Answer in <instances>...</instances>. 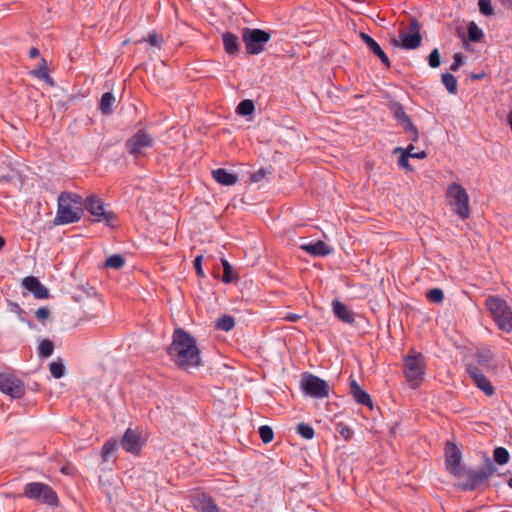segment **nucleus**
Returning a JSON list of instances; mask_svg holds the SVG:
<instances>
[{"mask_svg":"<svg viewBox=\"0 0 512 512\" xmlns=\"http://www.w3.org/2000/svg\"><path fill=\"white\" fill-rule=\"evenodd\" d=\"M121 446L124 450L128 451V429L123 434Z\"/></svg>","mask_w":512,"mask_h":512,"instance_id":"864d4df0","label":"nucleus"},{"mask_svg":"<svg viewBox=\"0 0 512 512\" xmlns=\"http://www.w3.org/2000/svg\"><path fill=\"white\" fill-rule=\"evenodd\" d=\"M301 248L313 256H326L331 253V248L321 240L315 243L303 244Z\"/></svg>","mask_w":512,"mask_h":512,"instance_id":"b1692460","label":"nucleus"},{"mask_svg":"<svg viewBox=\"0 0 512 512\" xmlns=\"http://www.w3.org/2000/svg\"><path fill=\"white\" fill-rule=\"evenodd\" d=\"M29 56H30V58H37L39 56V50L35 47H32L29 50Z\"/></svg>","mask_w":512,"mask_h":512,"instance_id":"6e6d98bb","label":"nucleus"},{"mask_svg":"<svg viewBox=\"0 0 512 512\" xmlns=\"http://www.w3.org/2000/svg\"><path fill=\"white\" fill-rule=\"evenodd\" d=\"M425 370V360L421 353L407 355L404 358V375L408 382L422 379Z\"/></svg>","mask_w":512,"mask_h":512,"instance_id":"6e6552de","label":"nucleus"},{"mask_svg":"<svg viewBox=\"0 0 512 512\" xmlns=\"http://www.w3.org/2000/svg\"><path fill=\"white\" fill-rule=\"evenodd\" d=\"M5 245V240L3 237L0 236V250L4 247Z\"/></svg>","mask_w":512,"mask_h":512,"instance_id":"bf43d9fd","label":"nucleus"},{"mask_svg":"<svg viewBox=\"0 0 512 512\" xmlns=\"http://www.w3.org/2000/svg\"><path fill=\"white\" fill-rule=\"evenodd\" d=\"M501 2L504 6L512 8V0H501Z\"/></svg>","mask_w":512,"mask_h":512,"instance_id":"4d7b16f0","label":"nucleus"},{"mask_svg":"<svg viewBox=\"0 0 512 512\" xmlns=\"http://www.w3.org/2000/svg\"><path fill=\"white\" fill-rule=\"evenodd\" d=\"M115 103V97L111 92H106L102 95L100 100V110L104 114H111L112 113V107Z\"/></svg>","mask_w":512,"mask_h":512,"instance_id":"c756f323","label":"nucleus"},{"mask_svg":"<svg viewBox=\"0 0 512 512\" xmlns=\"http://www.w3.org/2000/svg\"><path fill=\"white\" fill-rule=\"evenodd\" d=\"M415 149L413 144H410L407 146L406 149H403L401 147H397L394 150V153L400 152L401 155L398 159V165L408 171H412V168L409 164V157L416 158V159H424L427 157V153L425 151H420L419 153H413V150Z\"/></svg>","mask_w":512,"mask_h":512,"instance_id":"dca6fc26","label":"nucleus"},{"mask_svg":"<svg viewBox=\"0 0 512 512\" xmlns=\"http://www.w3.org/2000/svg\"><path fill=\"white\" fill-rule=\"evenodd\" d=\"M428 64L431 68H437L441 64L440 53L437 48L433 49L428 56Z\"/></svg>","mask_w":512,"mask_h":512,"instance_id":"a18cd8bd","label":"nucleus"},{"mask_svg":"<svg viewBox=\"0 0 512 512\" xmlns=\"http://www.w3.org/2000/svg\"><path fill=\"white\" fill-rule=\"evenodd\" d=\"M54 344L52 341L45 339L43 340L38 347V354L42 357H49L53 354Z\"/></svg>","mask_w":512,"mask_h":512,"instance_id":"58836bf2","label":"nucleus"},{"mask_svg":"<svg viewBox=\"0 0 512 512\" xmlns=\"http://www.w3.org/2000/svg\"><path fill=\"white\" fill-rule=\"evenodd\" d=\"M300 387L305 395L316 399L328 397L330 393L329 384L325 380L310 373H304L302 375Z\"/></svg>","mask_w":512,"mask_h":512,"instance_id":"0eeeda50","label":"nucleus"},{"mask_svg":"<svg viewBox=\"0 0 512 512\" xmlns=\"http://www.w3.org/2000/svg\"><path fill=\"white\" fill-rule=\"evenodd\" d=\"M350 392L357 403L370 408L372 407L370 395L360 387L355 379L350 380Z\"/></svg>","mask_w":512,"mask_h":512,"instance_id":"412c9836","label":"nucleus"},{"mask_svg":"<svg viewBox=\"0 0 512 512\" xmlns=\"http://www.w3.org/2000/svg\"><path fill=\"white\" fill-rule=\"evenodd\" d=\"M469 512H471V511H469Z\"/></svg>","mask_w":512,"mask_h":512,"instance_id":"0e129e2a","label":"nucleus"},{"mask_svg":"<svg viewBox=\"0 0 512 512\" xmlns=\"http://www.w3.org/2000/svg\"><path fill=\"white\" fill-rule=\"evenodd\" d=\"M390 110L394 118L402 127H405L406 125L412 123L410 117L405 112L403 105L400 104L399 102L391 103Z\"/></svg>","mask_w":512,"mask_h":512,"instance_id":"bb28decb","label":"nucleus"},{"mask_svg":"<svg viewBox=\"0 0 512 512\" xmlns=\"http://www.w3.org/2000/svg\"><path fill=\"white\" fill-rule=\"evenodd\" d=\"M336 431L345 439V440H349L352 435H353V431L352 429H350L347 425L343 424V423H338L336 425Z\"/></svg>","mask_w":512,"mask_h":512,"instance_id":"49530a36","label":"nucleus"},{"mask_svg":"<svg viewBox=\"0 0 512 512\" xmlns=\"http://www.w3.org/2000/svg\"><path fill=\"white\" fill-rule=\"evenodd\" d=\"M255 110V105L252 100L245 99L242 100L236 109V112L241 116H249L251 115Z\"/></svg>","mask_w":512,"mask_h":512,"instance_id":"473e14b6","label":"nucleus"},{"mask_svg":"<svg viewBox=\"0 0 512 512\" xmlns=\"http://www.w3.org/2000/svg\"><path fill=\"white\" fill-rule=\"evenodd\" d=\"M222 41L224 49L229 55H235L239 52L240 43L237 35L231 32H225L222 34Z\"/></svg>","mask_w":512,"mask_h":512,"instance_id":"a878e982","label":"nucleus"},{"mask_svg":"<svg viewBox=\"0 0 512 512\" xmlns=\"http://www.w3.org/2000/svg\"><path fill=\"white\" fill-rule=\"evenodd\" d=\"M474 359L477 363L476 366L479 368L482 367L486 370L495 368V365L492 364L494 360V352L489 346L478 347L474 353Z\"/></svg>","mask_w":512,"mask_h":512,"instance_id":"f3484780","label":"nucleus"},{"mask_svg":"<svg viewBox=\"0 0 512 512\" xmlns=\"http://www.w3.org/2000/svg\"><path fill=\"white\" fill-rule=\"evenodd\" d=\"M221 263L223 266L222 281L224 283H231L235 279V277L233 275V268L226 259H222Z\"/></svg>","mask_w":512,"mask_h":512,"instance_id":"a19ab883","label":"nucleus"},{"mask_svg":"<svg viewBox=\"0 0 512 512\" xmlns=\"http://www.w3.org/2000/svg\"><path fill=\"white\" fill-rule=\"evenodd\" d=\"M61 472H62V473H64V474H67V473H68L67 468H65V467H64V468H62V469H61Z\"/></svg>","mask_w":512,"mask_h":512,"instance_id":"e2e57ef3","label":"nucleus"},{"mask_svg":"<svg viewBox=\"0 0 512 512\" xmlns=\"http://www.w3.org/2000/svg\"><path fill=\"white\" fill-rule=\"evenodd\" d=\"M23 495L31 500L42 504L56 507L58 506V496L56 492L47 484L41 482H30L24 486Z\"/></svg>","mask_w":512,"mask_h":512,"instance_id":"39448f33","label":"nucleus"},{"mask_svg":"<svg viewBox=\"0 0 512 512\" xmlns=\"http://www.w3.org/2000/svg\"><path fill=\"white\" fill-rule=\"evenodd\" d=\"M508 486H509L510 488H512V476H511V477L509 478V480H508Z\"/></svg>","mask_w":512,"mask_h":512,"instance_id":"680f3d73","label":"nucleus"},{"mask_svg":"<svg viewBox=\"0 0 512 512\" xmlns=\"http://www.w3.org/2000/svg\"><path fill=\"white\" fill-rule=\"evenodd\" d=\"M234 326H235L234 318L227 314L222 315L215 322V328L218 330L225 331V332L232 330L234 328Z\"/></svg>","mask_w":512,"mask_h":512,"instance_id":"c85d7f7f","label":"nucleus"},{"mask_svg":"<svg viewBox=\"0 0 512 512\" xmlns=\"http://www.w3.org/2000/svg\"><path fill=\"white\" fill-rule=\"evenodd\" d=\"M445 466L447 470L454 476H461L464 473L463 467L461 465V452L452 442L446 443Z\"/></svg>","mask_w":512,"mask_h":512,"instance_id":"4468645a","label":"nucleus"},{"mask_svg":"<svg viewBox=\"0 0 512 512\" xmlns=\"http://www.w3.org/2000/svg\"><path fill=\"white\" fill-rule=\"evenodd\" d=\"M50 315V311L46 307H40L36 310L35 316L38 320H46Z\"/></svg>","mask_w":512,"mask_h":512,"instance_id":"3c124183","label":"nucleus"},{"mask_svg":"<svg viewBox=\"0 0 512 512\" xmlns=\"http://www.w3.org/2000/svg\"><path fill=\"white\" fill-rule=\"evenodd\" d=\"M408 30V32H401L399 34L400 44L397 40H393L395 46H400L406 50H413L421 45L422 36L420 34V25L416 19L410 22Z\"/></svg>","mask_w":512,"mask_h":512,"instance_id":"1a4fd4ad","label":"nucleus"},{"mask_svg":"<svg viewBox=\"0 0 512 512\" xmlns=\"http://www.w3.org/2000/svg\"><path fill=\"white\" fill-rule=\"evenodd\" d=\"M441 80L445 88L450 94H456L458 91V83L457 79L454 75L450 73H443L441 75Z\"/></svg>","mask_w":512,"mask_h":512,"instance_id":"7c9ffc66","label":"nucleus"},{"mask_svg":"<svg viewBox=\"0 0 512 512\" xmlns=\"http://www.w3.org/2000/svg\"><path fill=\"white\" fill-rule=\"evenodd\" d=\"M480 12L485 16L493 15V7L491 0H478Z\"/></svg>","mask_w":512,"mask_h":512,"instance_id":"c03bdc74","label":"nucleus"},{"mask_svg":"<svg viewBox=\"0 0 512 512\" xmlns=\"http://www.w3.org/2000/svg\"><path fill=\"white\" fill-rule=\"evenodd\" d=\"M0 391L11 398L19 399L25 393V387L21 380L13 375L0 373Z\"/></svg>","mask_w":512,"mask_h":512,"instance_id":"f8f14e48","label":"nucleus"},{"mask_svg":"<svg viewBox=\"0 0 512 512\" xmlns=\"http://www.w3.org/2000/svg\"><path fill=\"white\" fill-rule=\"evenodd\" d=\"M125 264H126V259L124 256H122L120 254H113L105 260L104 267L109 268V269L118 270V269L123 268L125 266Z\"/></svg>","mask_w":512,"mask_h":512,"instance_id":"cd10ccee","label":"nucleus"},{"mask_svg":"<svg viewBox=\"0 0 512 512\" xmlns=\"http://www.w3.org/2000/svg\"><path fill=\"white\" fill-rule=\"evenodd\" d=\"M192 507L197 512H220L219 507L211 496L205 493H198L191 498Z\"/></svg>","mask_w":512,"mask_h":512,"instance_id":"2eb2a0df","label":"nucleus"},{"mask_svg":"<svg viewBox=\"0 0 512 512\" xmlns=\"http://www.w3.org/2000/svg\"><path fill=\"white\" fill-rule=\"evenodd\" d=\"M426 298L432 303H441L444 300V292L440 288H432L426 292Z\"/></svg>","mask_w":512,"mask_h":512,"instance_id":"ea45409f","label":"nucleus"},{"mask_svg":"<svg viewBox=\"0 0 512 512\" xmlns=\"http://www.w3.org/2000/svg\"><path fill=\"white\" fill-rule=\"evenodd\" d=\"M265 176H266V170L261 168L251 174L250 181L253 183H258L261 180H263L265 178Z\"/></svg>","mask_w":512,"mask_h":512,"instance_id":"8fccbe9b","label":"nucleus"},{"mask_svg":"<svg viewBox=\"0 0 512 512\" xmlns=\"http://www.w3.org/2000/svg\"><path fill=\"white\" fill-rule=\"evenodd\" d=\"M485 305L498 328L503 332L510 333L512 331V310L507 302L498 296H490L486 299Z\"/></svg>","mask_w":512,"mask_h":512,"instance_id":"7ed1b4c3","label":"nucleus"},{"mask_svg":"<svg viewBox=\"0 0 512 512\" xmlns=\"http://www.w3.org/2000/svg\"><path fill=\"white\" fill-rule=\"evenodd\" d=\"M22 284L25 289L31 292L37 299H46L49 297L48 289L34 276L25 277Z\"/></svg>","mask_w":512,"mask_h":512,"instance_id":"a211bd4d","label":"nucleus"},{"mask_svg":"<svg viewBox=\"0 0 512 512\" xmlns=\"http://www.w3.org/2000/svg\"><path fill=\"white\" fill-rule=\"evenodd\" d=\"M361 38L366 43V45L372 50V52L379 57L381 62L386 66L390 67V60L388 56L385 54L381 46L369 35L365 33H361Z\"/></svg>","mask_w":512,"mask_h":512,"instance_id":"5701e85b","label":"nucleus"},{"mask_svg":"<svg viewBox=\"0 0 512 512\" xmlns=\"http://www.w3.org/2000/svg\"><path fill=\"white\" fill-rule=\"evenodd\" d=\"M83 205L92 215L97 217L98 221H108L109 214L104 210L103 202L97 197L89 196Z\"/></svg>","mask_w":512,"mask_h":512,"instance_id":"6ab92c4d","label":"nucleus"},{"mask_svg":"<svg viewBox=\"0 0 512 512\" xmlns=\"http://www.w3.org/2000/svg\"><path fill=\"white\" fill-rule=\"evenodd\" d=\"M297 433L304 439L310 440L314 437L315 431L312 426L306 423H300L296 428Z\"/></svg>","mask_w":512,"mask_h":512,"instance_id":"4c0bfd02","label":"nucleus"},{"mask_svg":"<svg viewBox=\"0 0 512 512\" xmlns=\"http://www.w3.org/2000/svg\"><path fill=\"white\" fill-rule=\"evenodd\" d=\"M49 371L54 378L59 379L65 374V365L61 360L53 361L49 364Z\"/></svg>","mask_w":512,"mask_h":512,"instance_id":"c9c22d12","label":"nucleus"},{"mask_svg":"<svg viewBox=\"0 0 512 512\" xmlns=\"http://www.w3.org/2000/svg\"><path fill=\"white\" fill-rule=\"evenodd\" d=\"M214 180L223 186H232L238 182V176L228 172L224 168H218L212 171Z\"/></svg>","mask_w":512,"mask_h":512,"instance_id":"4be33fe9","label":"nucleus"},{"mask_svg":"<svg viewBox=\"0 0 512 512\" xmlns=\"http://www.w3.org/2000/svg\"><path fill=\"white\" fill-rule=\"evenodd\" d=\"M83 215V199L72 192H62L57 199V212L54 224L66 225L78 222Z\"/></svg>","mask_w":512,"mask_h":512,"instance_id":"f03ea898","label":"nucleus"},{"mask_svg":"<svg viewBox=\"0 0 512 512\" xmlns=\"http://www.w3.org/2000/svg\"><path fill=\"white\" fill-rule=\"evenodd\" d=\"M493 457H494V461L498 465H505V464L508 463L510 455H509V452H508V450L506 448H504V447H497L494 450Z\"/></svg>","mask_w":512,"mask_h":512,"instance_id":"f704fd0d","label":"nucleus"},{"mask_svg":"<svg viewBox=\"0 0 512 512\" xmlns=\"http://www.w3.org/2000/svg\"><path fill=\"white\" fill-rule=\"evenodd\" d=\"M463 65V55L461 53H456L453 56V63L450 66V69L453 72H456Z\"/></svg>","mask_w":512,"mask_h":512,"instance_id":"de8ad7c7","label":"nucleus"},{"mask_svg":"<svg viewBox=\"0 0 512 512\" xmlns=\"http://www.w3.org/2000/svg\"><path fill=\"white\" fill-rule=\"evenodd\" d=\"M148 42L151 46L160 47L163 43V37L155 32L151 33L148 37Z\"/></svg>","mask_w":512,"mask_h":512,"instance_id":"09e8293b","label":"nucleus"},{"mask_svg":"<svg viewBox=\"0 0 512 512\" xmlns=\"http://www.w3.org/2000/svg\"><path fill=\"white\" fill-rule=\"evenodd\" d=\"M300 318L301 317L298 314H294V313H288L285 316V320H287L289 322H297Z\"/></svg>","mask_w":512,"mask_h":512,"instance_id":"5fc2aeb1","label":"nucleus"},{"mask_svg":"<svg viewBox=\"0 0 512 512\" xmlns=\"http://www.w3.org/2000/svg\"><path fill=\"white\" fill-rule=\"evenodd\" d=\"M508 122H509V125H510V128H511V131H512V111L508 115Z\"/></svg>","mask_w":512,"mask_h":512,"instance_id":"13d9d810","label":"nucleus"},{"mask_svg":"<svg viewBox=\"0 0 512 512\" xmlns=\"http://www.w3.org/2000/svg\"><path fill=\"white\" fill-rule=\"evenodd\" d=\"M467 374L472 378L477 388H479L486 396H493L495 389L490 380L484 375L481 369L473 363L465 364Z\"/></svg>","mask_w":512,"mask_h":512,"instance_id":"ddd939ff","label":"nucleus"},{"mask_svg":"<svg viewBox=\"0 0 512 512\" xmlns=\"http://www.w3.org/2000/svg\"><path fill=\"white\" fill-rule=\"evenodd\" d=\"M403 130L407 134V137L412 142H417L419 139V132L416 126L413 123H410L403 127Z\"/></svg>","mask_w":512,"mask_h":512,"instance_id":"37998d69","label":"nucleus"},{"mask_svg":"<svg viewBox=\"0 0 512 512\" xmlns=\"http://www.w3.org/2000/svg\"><path fill=\"white\" fill-rule=\"evenodd\" d=\"M483 37L482 30L476 23L470 22L468 25V38L472 42H479Z\"/></svg>","mask_w":512,"mask_h":512,"instance_id":"e433bc0d","label":"nucleus"},{"mask_svg":"<svg viewBox=\"0 0 512 512\" xmlns=\"http://www.w3.org/2000/svg\"><path fill=\"white\" fill-rule=\"evenodd\" d=\"M32 74L35 77H37L39 79H43V80L49 82L50 84H52V80L47 72V62L44 58H41L38 68L33 70Z\"/></svg>","mask_w":512,"mask_h":512,"instance_id":"2f4dec72","label":"nucleus"},{"mask_svg":"<svg viewBox=\"0 0 512 512\" xmlns=\"http://www.w3.org/2000/svg\"><path fill=\"white\" fill-rule=\"evenodd\" d=\"M154 146V138L144 129H139L130 137V154L138 157L147 154Z\"/></svg>","mask_w":512,"mask_h":512,"instance_id":"9d476101","label":"nucleus"},{"mask_svg":"<svg viewBox=\"0 0 512 512\" xmlns=\"http://www.w3.org/2000/svg\"><path fill=\"white\" fill-rule=\"evenodd\" d=\"M270 39V33L265 30L249 27L242 29V40L245 44L246 52L250 55L262 53Z\"/></svg>","mask_w":512,"mask_h":512,"instance_id":"423d86ee","label":"nucleus"},{"mask_svg":"<svg viewBox=\"0 0 512 512\" xmlns=\"http://www.w3.org/2000/svg\"><path fill=\"white\" fill-rule=\"evenodd\" d=\"M332 311L335 317L344 323L353 324L355 322L354 312L337 299L332 301Z\"/></svg>","mask_w":512,"mask_h":512,"instance_id":"aec40b11","label":"nucleus"},{"mask_svg":"<svg viewBox=\"0 0 512 512\" xmlns=\"http://www.w3.org/2000/svg\"><path fill=\"white\" fill-rule=\"evenodd\" d=\"M483 77V74H478V75H474L472 78L473 79H480Z\"/></svg>","mask_w":512,"mask_h":512,"instance_id":"052dcab7","label":"nucleus"},{"mask_svg":"<svg viewBox=\"0 0 512 512\" xmlns=\"http://www.w3.org/2000/svg\"><path fill=\"white\" fill-rule=\"evenodd\" d=\"M446 198L453 211L465 220L470 216L469 195L458 183H451L446 189Z\"/></svg>","mask_w":512,"mask_h":512,"instance_id":"20e7f679","label":"nucleus"},{"mask_svg":"<svg viewBox=\"0 0 512 512\" xmlns=\"http://www.w3.org/2000/svg\"><path fill=\"white\" fill-rule=\"evenodd\" d=\"M202 261H203V256L200 255V256H197L194 260V266H195V269H196V273L198 276L200 277H204V271H203V268H202Z\"/></svg>","mask_w":512,"mask_h":512,"instance_id":"603ef678","label":"nucleus"},{"mask_svg":"<svg viewBox=\"0 0 512 512\" xmlns=\"http://www.w3.org/2000/svg\"><path fill=\"white\" fill-rule=\"evenodd\" d=\"M167 353L175 365L183 370L197 368L201 364L196 339L182 328L174 331Z\"/></svg>","mask_w":512,"mask_h":512,"instance_id":"f257e3e1","label":"nucleus"},{"mask_svg":"<svg viewBox=\"0 0 512 512\" xmlns=\"http://www.w3.org/2000/svg\"><path fill=\"white\" fill-rule=\"evenodd\" d=\"M258 432L262 442L265 444L270 443L274 438V432L272 428L268 425L260 426Z\"/></svg>","mask_w":512,"mask_h":512,"instance_id":"79ce46f5","label":"nucleus"},{"mask_svg":"<svg viewBox=\"0 0 512 512\" xmlns=\"http://www.w3.org/2000/svg\"><path fill=\"white\" fill-rule=\"evenodd\" d=\"M495 471L492 462L488 459L486 466L479 470H469L467 472V482L461 485L464 490H473L484 481H486Z\"/></svg>","mask_w":512,"mask_h":512,"instance_id":"9b49d317","label":"nucleus"},{"mask_svg":"<svg viewBox=\"0 0 512 512\" xmlns=\"http://www.w3.org/2000/svg\"><path fill=\"white\" fill-rule=\"evenodd\" d=\"M116 441L114 439L108 440L102 448V457L104 461H109L114 458L116 451Z\"/></svg>","mask_w":512,"mask_h":512,"instance_id":"72a5a7b5","label":"nucleus"},{"mask_svg":"<svg viewBox=\"0 0 512 512\" xmlns=\"http://www.w3.org/2000/svg\"><path fill=\"white\" fill-rule=\"evenodd\" d=\"M147 434L134 432L130 429V454L139 455L142 447L146 444Z\"/></svg>","mask_w":512,"mask_h":512,"instance_id":"393cba45","label":"nucleus"}]
</instances>
